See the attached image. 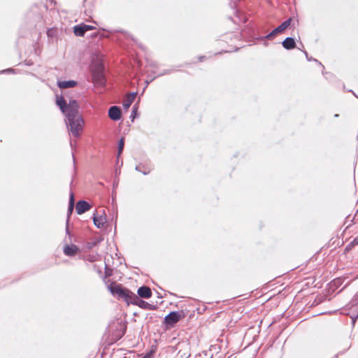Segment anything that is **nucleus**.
I'll return each instance as SVG.
<instances>
[{
  "instance_id": "nucleus-1",
  "label": "nucleus",
  "mask_w": 358,
  "mask_h": 358,
  "mask_svg": "<svg viewBox=\"0 0 358 358\" xmlns=\"http://www.w3.org/2000/svg\"><path fill=\"white\" fill-rule=\"evenodd\" d=\"M66 117V124L69 131L75 137L80 136V131L82 130L83 118L78 113V108H71L65 115Z\"/></svg>"
},
{
  "instance_id": "nucleus-2",
  "label": "nucleus",
  "mask_w": 358,
  "mask_h": 358,
  "mask_svg": "<svg viewBox=\"0 0 358 358\" xmlns=\"http://www.w3.org/2000/svg\"><path fill=\"white\" fill-rule=\"evenodd\" d=\"M108 289L113 296H116L118 299H122L127 304L131 303L134 296H136V294L128 288L115 282H112L108 286Z\"/></svg>"
},
{
  "instance_id": "nucleus-3",
  "label": "nucleus",
  "mask_w": 358,
  "mask_h": 358,
  "mask_svg": "<svg viewBox=\"0 0 358 358\" xmlns=\"http://www.w3.org/2000/svg\"><path fill=\"white\" fill-rule=\"evenodd\" d=\"M186 316L183 310H174L166 315L163 320L166 329L173 328L176 324Z\"/></svg>"
},
{
  "instance_id": "nucleus-4",
  "label": "nucleus",
  "mask_w": 358,
  "mask_h": 358,
  "mask_svg": "<svg viewBox=\"0 0 358 358\" xmlns=\"http://www.w3.org/2000/svg\"><path fill=\"white\" fill-rule=\"evenodd\" d=\"M56 104L64 115H67V113H69L71 108H79V106L76 100H70L69 103L67 104L62 95L56 96Z\"/></svg>"
},
{
  "instance_id": "nucleus-5",
  "label": "nucleus",
  "mask_w": 358,
  "mask_h": 358,
  "mask_svg": "<svg viewBox=\"0 0 358 358\" xmlns=\"http://www.w3.org/2000/svg\"><path fill=\"white\" fill-rule=\"evenodd\" d=\"M92 82L94 85L99 87H105L107 79L104 72L105 69H90Z\"/></svg>"
},
{
  "instance_id": "nucleus-6",
  "label": "nucleus",
  "mask_w": 358,
  "mask_h": 358,
  "mask_svg": "<svg viewBox=\"0 0 358 358\" xmlns=\"http://www.w3.org/2000/svg\"><path fill=\"white\" fill-rule=\"evenodd\" d=\"M89 59L90 60L89 67H105L104 56L100 51H92L90 55Z\"/></svg>"
},
{
  "instance_id": "nucleus-7",
  "label": "nucleus",
  "mask_w": 358,
  "mask_h": 358,
  "mask_svg": "<svg viewBox=\"0 0 358 358\" xmlns=\"http://www.w3.org/2000/svg\"><path fill=\"white\" fill-rule=\"evenodd\" d=\"M291 22H292V18L289 17L287 20L282 22L278 27L275 28L267 35L262 37V39H266V40L273 39L278 34H280V33L283 32L285 29H287L290 26Z\"/></svg>"
},
{
  "instance_id": "nucleus-8",
  "label": "nucleus",
  "mask_w": 358,
  "mask_h": 358,
  "mask_svg": "<svg viewBox=\"0 0 358 358\" xmlns=\"http://www.w3.org/2000/svg\"><path fill=\"white\" fill-rule=\"evenodd\" d=\"M347 308L349 310H354L355 312L353 315L350 316L352 324H355L356 320L358 318V291L347 305Z\"/></svg>"
},
{
  "instance_id": "nucleus-9",
  "label": "nucleus",
  "mask_w": 358,
  "mask_h": 358,
  "mask_svg": "<svg viewBox=\"0 0 358 358\" xmlns=\"http://www.w3.org/2000/svg\"><path fill=\"white\" fill-rule=\"evenodd\" d=\"M131 304L138 306L139 308L144 310H156L157 308V305L149 303L148 302L140 299L136 294V296H134Z\"/></svg>"
},
{
  "instance_id": "nucleus-10",
  "label": "nucleus",
  "mask_w": 358,
  "mask_h": 358,
  "mask_svg": "<svg viewBox=\"0 0 358 358\" xmlns=\"http://www.w3.org/2000/svg\"><path fill=\"white\" fill-rule=\"evenodd\" d=\"M64 241L67 243L64 247V255L69 257L75 256L79 251V248L77 245L72 244L71 242H69V237L68 239L67 237H66Z\"/></svg>"
},
{
  "instance_id": "nucleus-11",
  "label": "nucleus",
  "mask_w": 358,
  "mask_h": 358,
  "mask_svg": "<svg viewBox=\"0 0 358 358\" xmlns=\"http://www.w3.org/2000/svg\"><path fill=\"white\" fill-rule=\"evenodd\" d=\"M91 208V205L85 200H79L76 206V210L78 215H82Z\"/></svg>"
},
{
  "instance_id": "nucleus-12",
  "label": "nucleus",
  "mask_w": 358,
  "mask_h": 358,
  "mask_svg": "<svg viewBox=\"0 0 358 358\" xmlns=\"http://www.w3.org/2000/svg\"><path fill=\"white\" fill-rule=\"evenodd\" d=\"M108 117L113 121H118L122 117L121 109L117 106H110L108 109Z\"/></svg>"
},
{
  "instance_id": "nucleus-13",
  "label": "nucleus",
  "mask_w": 358,
  "mask_h": 358,
  "mask_svg": "<svg viewBox=\"0 0 358 358\" xmlns=\"http://www.w3.org/2000/svg\"><path fill=\"white\" fill-rule=\"evenodd\" d=\"M103 215L100 216H97L95 213L93 214V222L95 227L98 229H101L104 226V224L107 222L106 215L105 214V210H103Z\"/></svg>"
},
{
  "instance_id": "nucleus-14",
  "label": "nucleus",
  "mask_w": 358,
  "mask_h": 358,
  "mask_svg": "<svg viewBox=\"0 0 358 358\" xmlns=\"http://www.w3.org/2000/svg\"><path fill=\"white\" fill-rule=\"evenodd\" d=\"M151 289L145 285L140 287L137 290V296L141 299H150L152 296Z\"/></svg>"
},
{
  "instance_id": "nucleus-15",
  "label": "nucleus",
  "mask_w": 358,
  "mask_h": 358,
  "mask_svg": "<svg viewBox=\"0 0 358 358\" xmlns=\"http://www.w3.org/2000/svg\"><path fill=\"white\" fill-rule=\"evenodd\" d=\"M348 278L346 277H338L334 279L329 283V290L331 292H335L337 289H338L345 282L348 280Z\"/></svg>"
},
{
  "instance_id": "nucleus-16",
  "label": "nucleus",
  "mask_w": 358,
  "mask_h": 358,
  "mask_svg": "<svg viewBox=\"0 0 358 358\" xmlns=\"http://www.w3.org/2000/svg\"><path fill=\"white\" fill-rule=\"evenodd\" d=\"M136 95H137V92H132L127 94L125 96V98L122 102V106H123L124 109L127 110V109L129 108V107L134 102Z\"/></svg>"
},
{
  "instance_id": "nucleus-17",
  "label": "nucleus",
  "mask_w": 358,
  "mask_h": 358,
  "mask_svg": "<svg viewBox=\"0 0 358 358\" xmlns=\"http://www.w3.org/2000/svg\"><path fill=\"white\" fill-rule=\"evenodd\" d=\"M74 207H75V206L69 205L68 210H67V217H66V222L65 232H66V236H69V242H72V240H71L72 234H71L69 225V222H70V217L73 213Z\"/></svg>"
},
{
  "instance_id": "nucleus-18",
  "label": "nucleus",
  "mask_w": 358,
  "mask_h": 358,
  "mask_svg": "<svg viewBox=\"0 0 358 358\" xmlns=\"http://www.w3.org/2000/svg\"><path fill=\"white\" fill-rule=\"evenodd\" d=\"M77 85V81L73 80H57V85L60 89L71 88L76 87Z\"/></svg>"
},
{
  "instance_id": "nucleus-19",
  "label": "nucleus",
  "mask_w": 358,
  "mask_h": 358,
  "mask_svg": "<svg viewBox=\"0 0 358 358\" xmlns=\"http://www.w3.org/2000/svg\"><path fill=\"white\" fill-rule=\"evenodd\" d=\"M282 47L286 50H292L296 47V42L294 38L292 37H287L282 42Z\"/></svg>"
},
{
  "instance_id": "nucleus-20",
  "label": "nucleus",
  "mask_w": 358,
  "mask_h": 358,
  "mask_svg": "<svg viewBox=\"0 0 358 358\" xmlns=\"http://www.w3.org/2000/svg\"><path fill=\"white\" fill-rule=\"evenodd\" d=\"M166 74H169V71H163L162 72H159L157 73V75L148 74L147 78L145 80V83L146 85H145V87L143 89V91L148 87V85L151 82H152L155 79H156L157 78H158L159 76H164V75H166Z\"/></svg>"
},
{
  "instance_id": "nucleus-21",
  "label": "nucleus",
  "mask_w": 358,
  "mask_h": 358,
  "mask_svg": "<svg viewBox=\"0 0 358 358\" xmlns=\"http://www.w3.org/2000/svg\"><path fill=\"white\" fill-rule=\"evenodd\" d=\"M152 169V168L150 166L144 164H139L135 167L136 171L142 173L143 175L149 174Z\"/></svg>"
},
{
  "instance_id": "nucleus-22",
  "label": "nucleus",
  "mask_w": 358,
  "mask_h": 358,
  "mask_svg": "<svg viewBox=\"0 0 358 358\" xmlns=\"http://www.w3.org/2000/svg\"><path fill=\"white\" fill-rule=\"evenodd\" d=\"M73 33L77 36H84L85 34L86 33L84 28V24L76 25L73 27Z\"/></svg>"
},
{
  "instance_id": "nucleus-23",
  "label": "nucleus",
  "mask_w": 358,
  "mask_h": 358,
  "mask_svg": "<svg viewBox=\"0 0 358 358\" xmlns=\"http://www.w3.org/2000/svg\"><path fill=\"white\" fill-rule=\"evenodd\" d=\"M124 148V137H121L117 143V158L119 159L120 157L121 154L123 152Z\"/></svg>"
},
{
  "instance_id": "nucleus-24",
  "label": "nucleus",
  "mask_w": 358,
  "mask_h": 358,
  "mask_svg": "<svg viewBox=\"0 0 358 358\" xmlns=\"http://www.w3.org/2000/svg\"><path fill=\"white\" fill-rule=\"evenodd\" d=\"M358 245V236L350 242L345 248L344 252H349L355 245Z\"/></svg>"
},
{
  "instance_id": "nucleus-25",
  "label": "nucleus",
  "mask_w": 358,
  "mask_h": 358,
  "mask_svg": "<svg viewBox=\"0 0 358 358\" xmlns=\"http://www.w3.org/2000/svg\"><path fill=\"white\" fill-rule=\"evenodd\" d=\"M101 241V239L94 238L92 241H88L85 244V248L87 250H92L94 247L97 245Z\"/></svg>"
},
{
  "instance_id": "nucleus-26",
  "label": "nucleus",
  "mask_w": 358,
  "mask_h": 358,
  "mask_svg": "<svg viewBox=\"0 0 358 358\" xmlns=\"http://www.w3.org/2000/svg\"><path fill=\"white\" fill-rule=\"evenodd\" d=\"M138 103H136L132 107L131 113L129 117L131 122H134V120L138 116Z\"/></svg>"
},
{
  "instance_id": "nucleus-27",
  "label": "nucleus",
  "mask_w": 358,
  "mask_h": 358,
  "mask_svg": "<svg viewBox=\"0 0 358 358\" xmlns=\"http://www.w3.org/2000/svg\"><path fill=\"white\" fill-rule=\"evenodd\" d=\"M19 71L17 69H4L1 71H0V75L5 74V75H11V74H17Z\"/></svg>"
},
{
  "instance_id": "nucleus-28",
  "label": "nucleus",
  "mask_w": 358,
  "mask_h": 358,
  "mask_svg": "<svg viewBox=\"0 0 358 358\" xmlns=\"http://www.w3.org/2000/svg\"><path fill=\"white\" fill-rule=\"evenodd\" d=\"M120 329L119 330L118 334L117 335V340L122 338L124 336V334H126V331H127V325L126 324H122V325L120 324Z\"/></svg>"
},
{
  "instance_id": "nucleus-29",
  "label": "nucleus",
  "mask_w": 358,
  "mask_h": 358,
  "mask_svg": "<svg viewBox=\"0 0 358 358\" xmlns=\"http://www.w3.org/2000/svg\"><path fill=\"white\" fill-rule=\"evenodd\" d=\"M57 30L55 29L51 28L47 30V36L50 38H53L56 36Z\"/></svg>"
},
{
  "instance_id": "nucleus-30",
  "label": "nucleus",
  "mask_w": 358,
  "mask_h": 358,
  "mask_svg": "<svg viewBox=\"0 0 358 358\" xmlns=\"http://www.w3.org/2000/svg\"><path fill=\"white\" fill-rule=\"evenodd\" d=\"M163 71H169V73L172 72L171 69H155L151 70L148 74L157 75L159 72H162Z\"/></svg>"
},
{
  "instance_id": "nucleus-31",
  "label": "nucleus",
  "mask_w": 358,
  "mask_h": 358,
  "mask_svg": "<svg viewBox=\"0 0 358 358\" xmlns=\"http://www.w3.org/2000/svg\"><path fill=\"white\" fill-rule=\"evenodd\" d=\"M113 275V269L108 268L107 265L105 266L104 278H109Z\"/></svg>"
},
{
  "instance_id": "nucleus-32",
  "label": "nucleus",
  "mask_w": 358,
  "mask_h": 358,
  "mask_svg": "<svg viewBox=\"0 0 358 358\" xmlns=\"http://www.w3.org/2000/svg\"><path fill=\"white\" fill-rule=\"evenodd\" d=\"M323 76L325 77L327 80H329V81H333L334 79V76L332 73L328 71H322Z\"/></svg>"
},
{
  "instance_id": "nucleus-33",
  "label": "nucleus",
  "mask_w": 358,
  "mask_h": 358,
  "mask_svg": "<svg viewBox=\"0 0 358 358\" xmlns=\"http://www.w3.org/2000/svg\"><path fill=\"white\" fill-rule=\"evenodd\" d=\"M69 205L75 206V198L72 192L69 194Z\"/></svg>"
},
{
  "instance_id": "nucleus-34",
  "label": "nucleus",
  "mask_w": 358,
  "mask_h": 358,
  "mask_svg": "<svg viewBox=\"0 0 358 358\" xmlns=\"http://www.w3.org/2000/svg\"><path fill=\"white\" fill-rule=\"evenodd\" d=\"M304 54L306 55V59L308 60H312L313 59L316 63V64H318V65L322 66V67H324V66L322 64V63L320 62H319L317 59H313L312 57H309L308 55L307 52L304 51Z\"/></svg>"
},
{
  "instance_id": "nucleus-35",
  "label": "nucleus",
  "mask_w": 358,
  "mask_h": 358,
  "mask_svg": "<svg viewBox=\"0 0 358 358\" xmlns=\"http://www.w3.org/2000/svg\"><path fill=\"white\" fill-rule=\"evenodd\" d=\"M350 348V345L346 347L343 351H341L334 355V358H338L339 355L344 354Z\"/></svg>"
},
{
  "instance_id": "nucleus-36",
  "label": "nucleus",
  "mask_w": 358,
  "mask_h": 358,
  "mask_svg": "<svg viewBox=\"0 0 358 358\" xmlns=\"http://www.w3.org/2000/svg\"><path fill=\"white\" fill-rule=\"evenodd\" d=\"M84 28L85 29V31L87 32V31L94 29V27H93L92 25H87V24H84Z\"/></svg>"
},
{
  "instance_id": "nucleus-37",
  "label": "nucleus",
  "mask_w": 358,
  "mask_h": 358,
  "mask_svg": "<svg viewBox=\"0 0 358 358\" xmlns=\"http://www.w3.org/2000/svg\"><path fill=\"white\" fill-rule=\"evenodd\" d=\"M122 164H123V162H122H122H121V163H120V167H119V168L115 167V174H116V175H117V174H120V167L122 166Z\"/></svg>"
},
{
  "instance_id": "nucleus-38",
  "label": "nucleus",
  "mask_w": 358,
  "mask_h": 358,
  "mask_svg": "<svg viewBox=\"0 0 358 358\" xmlns=\"http://www.w3.org/2000/svg\"><path fill=\"white\" fill-rule=\"evenodd\" d=\"M152 351H150L149 352L146 353L143 357L141 358H151L152 356Z\"/></svg>"
},
{
  "instance_id": "nucleus-39",
  "label": "nucleus",
  "mask_w": 358,
  "mask_h": 358,
  "mask_svg": "<svg viewBox=\"0 0 358 358\" xmlns=\"http://www.w3.org/2000/svg\"><path fill=\"white\" fill-rule=\"evenodd\" d=\"M90 262H93L94 261H96V257L95 256H93V255H90L89 256L88 259H87Z\"/></svg>"
},
{
  "instance_id": "nucleus-40",
  "label": "nucleus",
  "mask_w": 358,
  "mask_h": 358,
  "mask_svg": "<svg viewBox=\"0 0 358 358\" xmlns=\"http://www.w3.org/2000/svg\"><path fill=\"white\" fill-rule=\"evenodd\" d=\"M350 282V280H348L347 282L345 283V285H343V287H342V289L338 292L339 293L340 292H341L344 288H345Z\"/></svg>"
},
{
  "instance_id": "nucleus-41",
  "label": "nucleus",
  "mask_w": 358,
  "mask_h": 358,
  "mask_svg": "<svg viewBox=\"0 0 358 358\" xmlns=\"http://www.w3.org/2000/svg\"><path fill=\"white\" fill-rule=\"evenodd\" d=\"M35 17H36V19L39 20V19L42 18V16L40 13H36Z\"/></svg>"
},
{
  "instance_id": "nucleus-42",
  "label": "nucleus",
  "mask_w": 358,
  "mask_h": 358,
  "mask_svg": "<svg viewBox=\"0 0 358 358\" xmlns=\"http://www.w3.org/2000/svg\"><path fill=\"white\" fill-rule=\"evenodd\" d=\"M348 92H352V94L358 99V96L355 94V92L352 90H348Z\"/></svg>"
},
{
  "instance_id": "nucleus-43",
  "label": "nucleus",
  "mask_w": 358,
  "mask_h": 358,
  "mask_svg": "<svg viewBox=\"0 0 358 358\" xmlns=\"http://www.w3.org/2000/svg\"><path fill=\"white\" fill-rule=\"evenodd\" d=\"M206 57L205 56H200L199 57H197V59L200 62H201L203 59H205Z\"/></svg>"
},
{
  "instance_id": "nucleus-44",
  "label": "nucleus",
  "mask_w": 358,
  "mask_h": 358,
  "mask_svg": "<svg viewBox=\"0 0 358 358\" xmlns=\"http://www.w3.org/2000/svg\"><path fill=\"white\" fill-rule=\"evenodd\" d=\"M120 164H119V159L117 158L116 167L119 168Z\"/></svg>"
},
{
  "instance_id": "nucleus-45",
  "label": "nucleus",
  "mask_w": 358,
  "mask_h": 358,
  "mask_svg": "<svg viewBox=\"0 0 358 358\" xmlns=\"http://www.w3.org/2000/svg\"><path fill=\"white\" fill-rule=\"evenodd\" d=\"M72 157H73V164L75 165L76 159H75V157H74L73 154H72Z\"/></svg>"
},
{
  "instance_id": "nucleus-46",
  "label": "nucleus",
  "mask_w": 358,
  "mask_h": 358,
  "mask_svg": "<svg viewBox=\"0 0 358 358\" xmlns=\"http://www.w3.org/2000/svg\"><path fill=\"white\" fill-rule=\"evenodd\" d=\"M153 317H156L155 316V314H154L153 315H151V316L150 317L149 320H150V321H151V320H152Z\"/></svg>"
},
{
  "instance_id": "nucleus-47",
  "label": "nucleus",
  "mask_w": 358,
  "mask_h": 358,
  "mask_svg": "<svg viewBox=\"0 0 358 358\" xmlns=\"http://www.w3.org/2000/svg\"><path fill=\"white\" fill-rule=\"evenodd\" d=\"M97 36L96 33H94L91 35L92 37H96Z\"/></svg>"
},
{
  "instance_id": "nucleus-48",
  "label": "nucleus",
  "mask_w": 358,
  "mask_h": 358,
  "mask_svg": "<svg viewBox=\"0 0 358 358\" xmlns=\"http://www.w3.org/2000/svg\"><path fill=\"white\" fill-rule=\"evenodd\" d=\"M338 116H339V115H338V114H335V115H334V117H338Z\"/></svg>"
},
{
  "instance_id": "nucleus-49",
  "label": "nucleus",
  "mask_w": 358,
  "mask_h": 358,
  "mask_svg": "<svg viewBox=\"0 0 358 358\" xmlns=\"http://www.w3.org/2000/svg\"><path fill=\"white\" fill-rule=\"evenodd\" d=\"M150 351H152V355L153 353H155V350H154V349H152Z\"/></svg>"
},
{
  "instance_id": "nucleus-50",
  "label": "nucleus",
  "mask_w": 358,
  "mask_h": 358,
  "mask_svg": "<svg viewBox=\"0 0 358 358\" xmlns=\"http://www.w3.org/2000/svg\"><path fill=\"white\" fill-rule=\"evenodd\" d=\"M187 358H188V357H187Z\"/></svg>"
}]
</instances>
